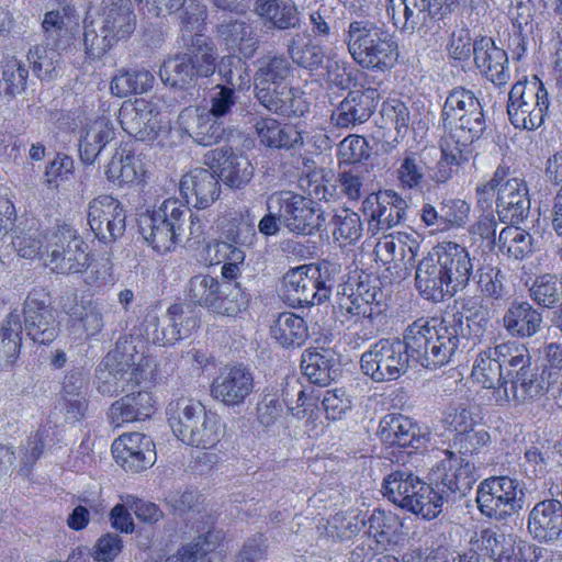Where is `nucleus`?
I'll use <instances>...</instances> for the list:
<instances>
[{
	"label": "nucleus",
	"instance_id": "4be33fe9",
	"mask_svg": "<svg viewBox=\"0 0 562 562\" xmlns=\"http://www.w3.org/2000/svg\"><path fill=\"white\" fill-rule=\"evenodd\" d=\"M179 190L186 206L204 211L218 200L221 183L214 169L194 168L182 176Z\"/></svg>",
	"mask_w": 562,
	"mask_h": 562
},
{
	"label": "nucleus",
	"instance_id": "20e7f679",
	"mask_svg": "<svg viewBox=\"0 0 562 562\" xmlns=\"http://www.w3.org/2000/svg\"><path fill=\"white\" fill-rule=\"evenodd\" d=\"M344 43L351 58L364 69L384 71L396 60L393 35L370 20L351 21L344 32Z\"/></svg>",
	"mask_w": 562,
	"mask_h": 562
},
{
	"label": "nucleus",
	"instance_id": "f8f14e48",
	"mask_svg": "<svg viewBox=\"0 0 562 562\" xmlns=\"http://www.w3.org/2000/svg\"><path fill=\"white\" fill-rule=\"evenodd\" d=\"M360 367L374 382L397 380L409 369L405 344L400 338L380 339L362 353Z\"/></svg>",
	"mask_w": 562,
	"mask_h": 562
},
{
	"label": "nucleus",
	"instance_id": "f3484780",
	"mask_svg": "<svg viewBox=\"0 0 562 562\" xmlns=\"http://www.w3.org/2000/svg\"><path fill=\"white\" fill-rule=\"evenodd\" d=\"M252 371L244 364L224 366L211 384V396L227 407L243 405L254 392Z\"/></svg>",
	"mask_w": 562,
	"mask_h": 562
},
{
	"label": "nucleus",
	"instance_id": "864d4df0",
	"mask_svg": "<svg viewBox=\"0 0 562 562\" xmlns=\"http://www.w3.org/2000/svg\"><path fill=\"white\" fill-rule=\"evenodd\" d=\"M155 82V76L147 69H120L111 81V92L117 97L148 92Z\"/></svg>",
	"mask_w": 562,
	"mask_h": 562
},
{
	"label": "nucleus",
	"instance_id": "a19ab883",
	"mask_svg": "<svg viewBox=\"0 0 562 562\" xmlns=\"http://www.w3.org/2000/svg\"><path fill=\"white\" fill-rule=\"evenodd\" d=\"M307 265L289 270L283 277V288L288 301L300 306L322 304L314 277L306 271Z\"/></svg>",
	"mask_w": 562,
	"mask_h": 562
},
{
	"label": "nucleus",
	"instance_id": "79ce46f5",
	"mask_svg": "<svg viewBox=\"0 0 562 562\" xmlns=\"http://www.w3.org/2000/svg\"><path fill=\"white\" fill-rule=\"evenodd\" d=\"M304 34L290 32L285 35L286 53L297 67L308 71H316L324 66L325 52L319 44L311 38L304 41Z\"/></svg>",
	"mask_w": 562,
	"mask_h": 562
},
{
	"label": "nucleus",
	"instance_id": "338daca9",
	"mask_svg": "<svg viewBox=\"0 0 562 562\" xmlns=\"http://www.w3.org/2000/svg\"><path fill=\"white\" fill-rule=\"evenodd\" d=\"M167 324L170 328L169 340L176 341L188 337L194 328L198 327L199 319L192 315L189 310L186 312L184 305L176 303L167 310Z\"/></svg>",
	"mask_w": 562,
	"mask_h": 562
},
{
	"label": "nucleus",
	"instance_id": "f704fd0d",
	"mask_svg": "<svg viewBox=\"0 0 562 562\" xmlns=\"http://www.w3.org/2000/svg\"><path fill=\"white\" fill-rule=\"evenodd\" d=\"M102 30L119 40H127L136 27L132 0H102L100 4Z\"/></svg>",
	"mask_w": 562,
	"mask_h": 562
},
{
	"label": "nucleus",
	"instance_id": "c9c22d12",
	"mask_svg": "<svg viewBox=\"0 0 562 562\" xmlns=\"http://www.w3.org/2000/svg\"><path fill=\"white\" fill-rule=\"evenodd\" d=\"M181 119L186 123V131L202 146H212L224 138L226 128L221 117L198 109H186Z\"/></svg>",
	"mask_w": 562,
	"mask_h": 562
},
{
	"label": "nucleus",
	"instance_id": "9d476101",
	"mask_svg": "<svg viewBox=\"0 0 562 562\" xmlns=\"http://www.w3.org/2000/svg\"><path fill=\"white\" fill-rule=\"evenodd\" d=\"M88 246L68 224L57 225L45 234L46 266L55 273L74 274L89 268Z\"/></svg>",
	"mask_w": 562,
	"mask_h": 562
},
{
	"label": "nucleus",
	"instance_id": "5fc2aeb1",
	"mask_svg": "<svg viewBox=\"0 0 562 562\" xmlns=\"http://www.w3.org/2000/svg\"><path fill=\"white\" fill-rule=\"evenodd\" d=\"M429 171L430 166L424 154L405 151L397 168V179L403 188L417 190L426 183Z\"/></svg>",
	"mask_w": 562,
	"mask_h": 562
},
{
	"label": "nucleus",
	"instance_id": "f257e3e1",
	"mask_svg": "<svg viewBox=\"0 0 562 562\" xmlns=\"http://www.w3.org/2000/svg\"><path fill=\"white\" fill-rule=\"evenodd\" d=\"M462 317L451 315L440 321L419 318L411 324L403 334L409 361H415L426 369L442 367L458 351L461 339Z\"/></svg>",
	"mask_w": 562,
	"mask_h": 562
},
{
	"label": "nucleus",
	"instance_id": "4468645a",
	"mask_svg": "<svg viewBox=\"0 0 562 562\" xmlns=\"http://www.w3.org/2000/svg\"><path fill=\"white\" fill-rule=\"evenodd\" d=\"M522 496L516 479L492 476L480 484L476 503L484 516L504 520L522 508Z\"/></svg>",
	"mask_w": 562,
	"mask_h": 562
},
{
	"label": "nucleus",
	"instance_id": "423d86ee",
	"mask_svg": "<svg viewBox=\"0 0 562 562\" xmlns=\"http://www.w3.org/2000/svg\"><path fill=\"white\" fill-rule=\"evenodd\" d=\"M441 117L445 135L460 142L463 146H471L486 130L483 105L473 91L463 87L451 90L445 101Z\"/></svg>",
	"mask_w": 562,
	"mask_h": 562
},
{
	"label": "nucleus",
	"instance_id": "2eb2a0df",
	"mask_svg": "<svg viewBox=\"0 0 562 562\" xmlns=\"http://www.w3.org/2000/svg\"><path fill=\"white\" fill-rule=\"evenodd\" d=\"M24 329L35 344L48 345L59 333V322L50 306V296L42 288L33 289L23 305Z\"/></svg>",
	"mask_w": 562,
	"mask_h": 562
},
{
	"label": "nucleus",
	"instance_id": "7c9ffc66",
	"mask_svg": "<svg viewBox=\"0 0 562 562\" xmlns=\"http://www.w3.org/2000/svg\"><path fill=\"white\" fill-rule=\"evenodd\" d=\"M441 260L438 259L434 249L424 257L417 265L415 271V288L419 295L434 303L442 302L450 294V284L442 270Z\"/></svg>",
	"mask_w": 562,
	"mask_h": 562
},
{
	"label": "nucleus",
	"instance_id": "f03ea898",
	"mask_svg": "<svg viewBox=\"0 0 562 562\" xmlns=\"http://www.w3.org/2000/svg\"><path fill=\"white\" fill-rule=\"evenodd\" d=\"M189 222V235L199 238L210 223L203 215L193 214L178 199H167L149 214L139 220V232L144 239L157 251L171 250L180 240Z\"/></svg>",
	"mask_w": 562,
	"mask_h": 562
},
{
	"label": "nucleus",
	"instance_id": "de8ad7c7",
	"mask_svg": "<svg viewBox=\"0 0 562 562\" xmlns=\"http://www.w3.org/2000/svg\"><path fill=\"white\" fill-rule=\"evenodd\" d=\"M361 524L367 526V532L382 547L395 544L401 538L403 522L392 512L374 509L367 520Z\"/></svg>",
	"mask_w": 562,
	"mask_h": 562
},
{
	"label": "nucleus",
	"instance_id": "72a5a7b5",
	"mask_svg": "<svg viewBox=\"0 0 562 562\" xmlns=\"http://www.w3.org/2000/svg\"><path fill=\"white\" fill-rule=\"evenodd\" d=\"M301 368L312 383L328 385L338 374V356L331 348L310 347L302 353Z\"/></svg>",
	"mask_w": 562,
	"mask_h": 562
},
{
	"label": "nucleus",
	"instance_id": "bf43d9fd",
	"mask_svg": "<svg viewBox=\"0 0 562 562\" xmlns=\"http://www.w3.org/2000/svg\"><path fill=\"white\" fill-rule=\"evenodd\" d=\"M498 248L503 255L516 260L524 259L533 250V238L525 229L510 224L498 236Z\"/></svg>",
	"mask_w": 562,
	"mask_h": 562
},
{
	"label": "nucleus",
	"instance_id": "a211bd4d",
	"mask_svg": "<svg viewBox=\"0 0 562 562\" xmlns=\"http://www.w3.org/2000/svg\"><path fill=\"white\" fill-rule=\"evenodd\" d=\"M125 220L122 204L111 195H100L89 203L88 224L95 237L105 244L124 234Z\"/></svg>",
	"mask_w": 562,
	"mask_h": 562
},
{
	"label": "nucleus",
	"instance_id": "e433bc0d",
	"mask_svg": "<svg viewBox=\"0 0 562 562\" xmlns=\"http://www.w3.org/2000/svg\"><path fill=\"white\" fill-rule=\"evenodd\" d=\"M167 414L173 434L184 443L190 430H194L211 412H206L199 401L179 398L169 403Z\"/></svg>",
	"mask_w": 562,
	"mask_h": 562
},
{
	"label": "nucleus",
	"instance_id": "13d9d810",
	"mask_svg": "<svg viewBox=\"0 0 562 562\" xmlns=\"http://www.w3.org/2000/svg\"><path fill=\"white\" fill-rule=\"evenodd\" d=\"M326 225L333 227L331 234L335 240L350 245L359 240L363 232L360 215L347 207L335 210Z\"/></svg>",
	"mask_w": 562,
	"mask_h": 562
},
{
	"label": "nucleus",
	"instance_id": "c03bdc74",
	"mask_svg": "<svg viewBox=\"0 0 562 562\" xmlns=\"http://www.w3.org/2000/svg\"><path fill=\"white\" fill-rule=\"evenodd\" d=\"M496 350H499V344L481 351L472 368V376L485 389L494 390L495 398L496 392L503 387L506 381L501 355Z\"/></svg>",
	"mask_w": 562,
	"mask_h": 562
},
{
	"label": "nucleus",
	"instance_id": "412c9836",
	"mask_svg": "<svg viewBox=\"0 0 562 562\" xmlns=\"http://www.w3.org/2000/svg\"><path fill=\"white\" fill-rule=\"evenodd\" d=\"M506 177L498 189L495 206L498 220L505 224H518L530 211L528 188L524 179L514 176L505 165Z\"/></svg>",
	"mask_w": 562,
	"mask_h": 562
},
{
	"label": "nucleus",
	"instance_id": "4c0bfd02",
	"mask_svg": "<svg viewBox=\"0 0 562 562\" xmlns=\"http://www.w3.org/2000/svg\"><path fill=\"white\" fill-rule=\"evenodd\" d=\"M260 143L270 148L296 149L303 146L304 138L294 125L281 124L272 117H261L255 124Z\"/></svg>",
	"mask_w": 562,
	"mask_h": 562
},
{
	"label": "nucleus",
	"instance_id": "6ab92c4d",
	"mask_svg": "<svg viewBox=\"0 0 562 562\" xmlns=\"http://www.w3.org/2000/svg\"><path fill=\"white\" fill-rule=\"evenodd\" d=\"M380 102V92L372 87H355L331 113L337 127L353 128L370 120Z\"/></svg>",
	"mask_w": 562,
	"mask_h": 562
},
{
	"label": "nucleus",
	"instance_id": "603ef678",
	"mask_svg": "<svg viewBox=\"0 0 562 562\" xmlns=\"http://www.w3.org/2000/svg\"><path fill=\"white\" fill-rule=\"evenodd\" d=\"M23 327L20 315L10 313L0 328V369L11 367L22 346Z\"/></svg>",
	"mask_w": 562,
	"mask_h": 562
},
{
	"label": "nucleus",
	"instance_id": "37998d69",
	"mask_svg": "<svg viewBox=\"0 0 562 562\" xmlns=\"http://www.w3.org/2000/svg\"><path fill=\"white\" fill-rule=\"evenodd\" d=\"M503 323L512 336L531 337L541 327L542 314L528 302H515L504 314Z\"/></svg>",
	"mask_w": 562,
	"mask_h": 562
},
{
	"label": "nucleus",
	"instance_id": "6e6552de",
	"mask_svg": "<svg viewBox=\"0 0 562 562\" xmlns=\"http://www.w3.org/2000/svg\"><path fill=\"white\" fill-rule=\"evenodd\" d=\"M143 356L135 353L133 340L120 337L115 348L111 350L95 370V386L102 395L112 396L125 391V382L139 384L143 379L140 362Z\"/></svg>",
	"mask_w": 562,
	"mask_h": 562
},
{
	"label": "nucleus",
	"instance_id": "0eeeda50",
	"mask_svg": "<svg viewBox=\"0 0 562 562\" xmlns=\"http://www.w3.org/2000/svg\"><path fill=\"white\" fill-rule=\"evenodd\" d=\"M187 301L224 316L246 311L251 295L239 282H221L209 273L191 277L184 289Z\"/></svg>",
	"mask_w": 562,
	"mask_h": 562
},
{
	"label": "nucleus",
	"instance_id": "69168bd1",
	"mask_svg": "<svg viewBox=\"0 0 562 562\" xmlns=\"http://www.w3.org/2000/svg\"><path fill=\"white\" fill-rule=\"evenodd\" d=\"M306 271H310L311 276L314 277L315 286L324 303L330 297L331 291L340 283H338V277L340 274V266L323 260L317 266L307 265Z\"/></svg>",
	"mask_w": 562,
	"mask_h": 562
},
{
	"label": "nucleus",
	"instance_id": "473e14b6",
	"mask_svg": "<svg viewBox=\"0 0 562 562\" xmlns=\"http://www.w3.org/2000/svg\"><path fill=\"white\" fill-rule=\"evenodd\" d=\"M155 412V400L148 391L131 392L111 404L108 411L110 424L121 427L125 423L145 420Z\"/></svg>",
	"mask_w": 562,
	"mask_h": 562
},
{
	"label": "nucleus",
	"instance_id": "58836bf2",
	"mask_svg": "<svg viewBox=\"0 0 562 562\" xmlns=\"http://www.w3.org/2000/svg\"><path fill=\"white\" fill-rule=\"evenodd\" d=\"M254 12L278 31H299L302 16L297 5L285 0H256Z\"/></svg>",
	"mask_w": 562,
	"mask_h": 562
},
{
	"label": "nucleus",
	"instance_id": "6e6d98bb",
	"mask_svg": "<svg viewBox=\"0 0 562 562\" xmlns=\"http://www.w3.org/2000/svg\"><path fill=\"white\" fill-rule=\"evenodd\" d=\"M60 48L52 44L35 45L29 50L27 60L32 65L34 74L41 79H53L58 76L61 68Z\"/></svg>",
	"mask_w": 562,
	"mask_h": 562
},
{
	"label": "nucleus",
	"instance_id": "ddd939ff",
	"mask_svg": "<svg viewBox=\"0 0 562 562\" xmlns=\"http://www.w3.org/2000/svg\"><path fill=\"white\" fill-rule=\"evenodd\" d=\"M445 458L440 461L442 473L436 481V501L440 508L445 504L454 503L458 498L465 496L479 480L480 475L475 463L468 454H457L450 450H445Z\"/></svg>",
	"mask_w": 562,
	"mask_h": 562
},
{
	"label": "nucleus",
	"instance_id": "39448f33",
	"mask_svg": "<svg viewBox=\"0 0 562 562\" xmlns=\"http://www.w3.org/2000/svg\"><path fill=\"white\" fill-rule=\"evenodd\" d=\"M382 491L390 502L424 519H434L441 513L435 485L427 484L404 465L384 476Z\"/></svg>",
	"mask_w": 562,
	"mask_h": 562
},
{
	"label": "nucleus",
	"instance_id": "5701e85b",
	"mask_svg": "<svg viewBox=\"0 0 562 562\" xmlns=\"http://www.w3.org/2000/svg\"><path fill=\"white\" fill-rule=\"evenodd\" d=\"M204 162L211 169H216L220 181L231 189L247 186L254 177V167L247 157L234 153L232 147L223 146L209 150Z\"/></svg>",
	"mask_w": 562,
	"mask_h": 562
},
{
	"label": "nucleus",
	"instance_id": "3c124183",
	"mask_svg": "<svg viewBox=\"0 0 562 562\" xmlns=\"http://www.w3.org/2000/svg\"><path fill=\"white\" fill-rule=\"evenodd\" d=\"M272 337L284 348H295L304 344L308 337L305 321L291 312L279 315L271 326Z\"/></svg>",
	"mask_w": 562,
	"mask_h": 562
},
{
	"label": "nucleus",
	"instance_id": "49530a36",
	"mask_svg": "<svg viewBox=\"0 0 562 562\" xmlns=\"http://www.w3.org/2000/svg\"><path fill=\"white\" fill-rule=\"evenodd\" d=\"M114 137V128L108 119L95 120L79 142V156L85 165H92L101 150Z\"/></svg>",
	"mask_w": 562,
	"mask_h": 562
},
{
	"label": "nucleus",
	"instance_id": "b1692460",
	"mask_svg": "<svg viewBox=\"0 0 562 562\" xmlns=\"http://www.w3.org/2000/svg\"><path fill=\"white\" fill-rule=\"evenodd\" d=\"M442 270L450 284V294L456 295L463 291L470 283L474 265L469 250L454 241L439 243L434 247Z\"/></svg>",
	"mask_w": 562,
	"mask_h": 562
},
{
	"label": "nucleus",
	"instance_id": "a18cd8bd",
	"mask_svg": "<svg viewBox=\"0 0 562 562\" xmlns=\"http://www.w3.org/2000/svg\"><path fill=\"white\" fill-rule=\"evenodd\" d=\"M471 146H463L460 142L443 137L441 140V158L430 175L431 180L445 183L458 172L459 167L468 162L471 157Z\"/></svg>",
	"mask_w": 562,
	"mask_h": 562
},
{
	"label": "nucleus",
	"instance_id": "2f4dec72",
	"mask_svg": "<svg viewBox=\"0 0 562 562\" xmlns=\"http://www.w3.org/2000/svg\"><path fill=\"white\" fill-rule=\"evenodd\" d=\"M473 55L476 67L490 81L498 87L507 83L510 77L508 56L491 37L474 41Z\"/></svg>",
	"mask_w": 562,
	"mask_h": 562
},
{
	"label": "nucleus",
	"instance_id": "7ed1b4c3",
	"mask_svg": "<svg viewBox=\"0 0 562 562\" xmlns=\"http://www.w3.org/2000/svg\"><path fill=\"white\" fill-rule=\"evenodd\" d=\"M186 47L187 52L169 56L161 64L159 77L164 85L184 90L215 74L217 48L209 37L194 34Z\"/></svg>",
	"mask_w": 562,
	"mask_h": 562
},
{
	"label": "nucleus",
	"instance_id": "09e8293b",
	"mask_svg": "<svg viewBox=\"0 0 562 562\" xmlns=\"http://www.w3.org/2000/svg\"><path fill=\"white\" fill-rule=\"evenodd\" d=\"M291 70V64L283 55L259 58L254 75V92L286 82Z\"/></svg>",
	"mask_w": 562,
	"mask_h": 562
},
{
	"label": "nucleus",
	"instance_id": "a878e982",
	"mask_svg": "<svg viewBox=\"0 0 562 562\" xmlns=\"http://www.w3.org/2000/svg\"><path fill=\"white\" fill-rule=\"evenodd\" d=\"M363 212L369 216V231L376 234L398 225L405 217L407 203L395 191L368 195Z\"/></svg>",
	"mask_w": 562,
	"mask_h": 562
},
{
	"label": "nucleus",
	"instance_id": "680f3d73",
	"mask_svg": "<svg viewBox=\"0 0 562 562\" xmlns=\"http://www.w3.org/2000/svg\"><path fill=\"white\" fill-rule=\"evenodd\" d=\"M223 437V426L216 414L211 413L202 423H199L194 430H190V436L184 439L188 446L210 449L221 441Z\"/></svg>",
	"mask_w": 562,
	"mask_h": 562
},
{
	"label": "nucleus",
	"instance_id": "0e129e2a",
	"mask_svg": "<svg viewBox=\"0 0 562 562\" xmlns=\"http://www.w3.org/2000/svg\"><path fill=\"white\" fill-rule=\"evenodd\" d=\"M217 75L226 87L240 89L250 82V75L245 61L239 56L227 55L220 59L216 64Z\"/></svg>",
	"mask_w": 562,
	"mask_h": 562
},
{
	"label": "nucleus",
	"instance_id": "e2e57ef3",
	"mask_svg": "<svg viewBox=\"0 0 562 562\" xmlns=\"http://www.w3.org/2000/svg\"><path fill=\"white\" fill-rule=\"evenodd\" d=\"M541 557L542 548L509 535L496 562H537Z\"/></svg>",
	"mask_w": 562,
	"mask_h": 562
},
{
	"label": "nucleus",
	"instance_id": "cd10ccee",
	"mask_svg": "<svg viewBox=\"0 0 562 562\" xmlns=\"http://www.w3.org/2000/svg\"><path fill=\"white\" fill-rule=\"evenodd\" d=\"M519 366L517 374L513 379L506 380L503 387L496 392V402H508L510 400L517 402H526L538 397L547 392V383H544V374L541 376L537 373V368L532 367L529 359L520 358L516 362Z\"/></svg>",
	"mask_w": 562,
	"mask_h": 562
},
{
	"label": "nucleus",
	"instance_id": "c756f323",
	"mask_svg": "<svg viewBox=\"0 0 562 562\" xmlns=\"http://www.w3.org/2000/svg\"><path fill=\"white\" fill-rule=\"evenodd\" d=\"M44 38L57 48L70 47L79 34V16L74 5L65 4L48 11L42 21Z\"/></svg>",
	"mask_w": 562,
	"mask_h": 562
},
{
	"label": "nucleus",
	"instance_id": "ea45409f",
	"mask_svg": "<svg viewBox=\"0 0 562 562\" xmlns=\"http://www.w3.org/2000/svg\"><path fill=\"white\" fill-rule=\"evenodd\" d=\"M216 35L227 48L238 49L246 58L251 57L259 45L254 27L244 20L223 21L216 26Z\"/></svg>",
	"mask_w": 562,
	"mask_h": 562
},
{
	"label": "nucleus",
	"instance_id": "1a4fd4ad",
	"mask_svg": "<svg viewBox=\"0 0 562 562\" xmlns=\"http://www.w3.org/2000/svg\"><path fill=\"white\" fill-rule=\"evenodd\" d=\"M270 207L277 209L279 224L292 234L308 236L325 227V212L315 201L297 192H273Z\"/></svg>",
	"mask_w": 562,
	"mask_h": 562
},
{
	"label": "nucleus",
	"instance_id": "774afa93",
	"mask_svg": "<svg viewBox=\"0 0 562 562\" xmlns=\"http://www.w3.org/2000/svg\"><path fill=\"white\" fill-rule=\"evenodd\" d=\"M0 82L5 94L16 95L24 91L29 71L23 63L15 57L8 58L1 66Z\"/></svg>",
	"mask_w": 562,
	"mask_h": 562
},
{
	"label": "nucleus",
	"instance_id": "393cba45",
	"mask_svg": "<svg viewBox=\"0 0 562 562\" xmlns=\"http://www.w3.org/2000/svg\"><path fill=\"white\" fill-rule=\"evenodd\" d=\"M119 119L123 131L137 140L151 142L161 130L158 112L144 99L124 102L119 111Z\"/></svg>",
	"mask_w": 562,
	"mask_h": 562
},
{
	"label": "nucleus",
	"instance_id": "052dcab7",
	"mask_svg": "<svg viewBox=\"0 0 562 562\" xmlns=\"http://www.w3.org/2000/svg\"><path fill=\"white\" fill-rule=\"evenodd\" d=\"M530 297L544 308L562 305V277L544 273L538 276L529 288Z\"/></svg>",
	"mask_w": 562,
	"mask_h": 562
},
{
	"label": "nucleus",
	"instance_id": "4d7b16f0",
	"mask_svg": "<svg viewBox=\"0 0 562 562\" xmlns=\"http://www.w3.org/2000/svg\"><path fill=\"white\" fill-rule=\"evenodd\" d=\"M144 173V165L140 158L132 151L120 158L113 157L106 169L108 180L119 187L139 181Z\"/></svg>",
	"mask_w": 562,
	"mask_h": 562
},
{
	"label": "nucleus",
	"instance_id": "bb28decb",
	"mask_svg": "<svg viewBox=\"0 0 562 562\" xmlns=\"http://www.w3.org/2000/svg\"><path fill=\"white\" fill-rule=\"evenodd\" d=\"M254 94L260 105L279 116L300 117L308 111L304 92L286 82L255 91Z\"/></svg>",
	"mask_w": 562,
	"mask_h": 562
},
{
	"label": "nucleus",
	"instance_id": "aec40b11",
	"mask_svg": "<svg viewBox=\"0 0 562 562\" xmlns=\"http://www.w3.org/2000/svg\"><path fill=\"white\" fill-rule=\"evenodd\" d=\"M404 23L401 32L425 36L436 23L449 15L458 0H402Z\"/></svg>",
	"mask_w": 562,
	"mask_h": 562
},
{
	"label": "nucleus",
	"instance_id": "dca6fc26",
	"mask_svg": "<svg viewBox=\"0 0 562 562\" xmlns=\"http://www.w3.org/2000/svg\"><path fill=\"white\" fill-rule=\"evenodd\" d=\"M383 292L371 281L369 276L359 279L357 282H342L338 285L334 308L340 315H355L383 313Z\"/></svg>",
	"mask_w": 562,
	"mask_h": 562
},
{
	"label": "nucleus",
	"instance_id": "9b49d317",
	"mask_svg": "<svg viewBox=\"0 0 562 562\" xmlns=\"http://www.w3.org/2000/svg\"><path fill=\"white\" fill-rule=\"evenodd\" d=\"M549 106L548 91L537 77L531 81L516 82L509 91L507 113L516 128H539L544 123Z\"/></svg>",
	"mask_w": 562,
	"mask_h": 562
},
{
	"label": "nucleus",
	"instance_id": "8fccbe9b",
	"mask_svg": "<svg viewBox=\"0 0 562 562\" xmlns=\"http://www.w3.org/2000/svg\"><path fill=\"white\" fill-rule=\"evenodd\" d=\"M45 235L35 218L21 221L12 228V246L21 258L34 259L41 254Z\"/></svg>",
	"mask_w": 562,
	"mask_h": 562
},
{
	"label": "nucleus",
	"instance_id": "c85d7f7f",
	"mask_svg": "<svg viewBox=\"0 0 562 562\" xmlns=\"http://www.w3.org/2000/svg\"><path fill=\"white\" fill-rule=\"evenodd\" d=\"M381 440L390 446L419 450L429 441V434L423 432L420 427L411 418L401 414H387L379 424Z\"/></svg>",
	"mask_w": 562,
	"mask_h": 562
}]
</instances>
